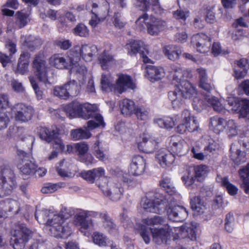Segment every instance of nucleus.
I'll list each match as a JSON object with an SVG mask.
<instances>
[{
  "instance_id": "e433bc0d",
  "label": "nucleus",
  "mask_w": 249,
  "mask_h": 249,
  "mask_svg": "<svg viewBox=\"0 0 249 249\" xmlns=\"http://www.w3.org/2000/svg\"><path fill=\"white\" fill-rule=\"evenodd\" d=\"M81 84L74 80H70L64 84L70 97H76L80 93Z\"/></svg>"
},
{
  "instance_id": "3c124183",
  "label": "nucleus",
  "mask_w": 249,
  "mask_h": 249,
  "mask_svg": "<svg viewBox=\"0 0 249 249\" xmlns=\"http://www.w3.org/2000/svg\"><path fill=\"white\" fill-rule=\"evenodd\" d=\"M93 242L99 246L105 247L107 245V238L103 233L95 231L92 234Z\"/></svg>"
},
{
  "instance_id": "6e6d98bb",
  "label": "nucleus",
  "mask_w": 249,
  "mask_h": 249,
  "mask_svg": "<svg viewBox=\"0 0 249 249\" xmlns=\"http://www.w3.org/2000/svg\"><path fill=\"white\" fill-rule=\"evenodd\" d=\"M51 210L43 209L42 210H36L35 213V217L39 223L47 222V219L50 218L51 215Z\"/></svg>"
},
{
  "instance_id": "aec40b11",
  "label": "nucleus",
  "mask_w": 249,
  "mask_h": 249,
  "mask_svg": "<svg viewBox=\"0 0 249 249\" xmlns=\"http://www.w3.org/2000/svg\"><path fill=\"white\" fill-rule=\"evenodd\" d=\"M138 147L140 151L150 153L158 148V142L150 135L144 134L142 137V141L138 143Z\"/></svg>"
},
{
  "instance_id": "603ef678",
  "label": "nucleus",
  "mask_w": 249,
  "mask_h": 249,
  "mask_svg": "<svg viewBox=\"0 0 249 249\" xmlns=\"http://www.w3.org/2000/svg\"><path fill=\"white\" fill-rule=\"evenodd\" d=\"M73 33L77 36L87 37L89 36V30L84 24L79 23L73 29Z\"/></svg>"
},
{
  "instance_id": "20e7f679",
  "label": "nucleus",
  "mask_w": 249,
  "mask_h": 249,
  "mask_svg": "<svg viewBox=\"0 0 249 249\" xmlns=\"http://www.w3.org/2000/svg\"><path fill=\"white\" fill-rule=\"evenodd\" d=\"M79 117L85 120L90 118L94 119L87 122L89 129L92 130L105 125L102 116L97 112V107L94 105L88 103L81 104Z\"/></svg>"
},
{
  "instance_id": "69168bd1",
  "label": "nucleus",
  "mask_w": 249,
  "mask_h": 249,
  "mask_svg": "<svg viewBox=\"0 0 249 249\" xmlns=\"http://www.w3.org/2000/svg\"><path fill=\"white\" fill-rule=\"evenodd\" d=\"M135 5L140 10L143 11H152V6L148 2V0H137Z\"/></svg>"
},
{
  "instance_id": "473e14b6",
  "label": "nucleus",
  "mask_w": 249,
  "mask_h": 249,
  "mask_svg": "<svg viewBox=\"0 0 249 249\" xmlns=\"http://www.w3.org/2000/svg\"><path fill=\"white\" fill-rule=\"evenodd\" d=\"M87 217L86 212H82L77 213L74 217L75 225L81 227L80 231L84 235L86 234V230L89 228V224L86 220Z\"/></svg>"
},
{
  "instance_id": "ea45409f",
  "label": "nucleus",
  "mask_w": 249,
  "mask_h": 249,
  "mask_svg": "<svg viewBox=\"0 0 249 249\" xmlns=\"http://www.w3.org/2000/svg\"><path fill=\"white\" fill-rule=\"evenodd\" d=\"M81 104L77 102H72L64 107V110L67 115L71 118L80 116Z\"/></svg>"
},
{
  "instance_id": "a18cd8bd",
  "label": "nucleus",
  "mask_w": 249,
  "mask_h": 249,
  "mask_svg": "<svg viewBox=\"0 0 249 249\" xmlns=\"http://www.w3.org/2000/svg\"><path fill=\"white\" fill-rule=\"evenodd\" d=\"M99 60L103 70H107L108 67L114 62L113 56L108 52L104 51L99 56Z\"/></svg>"
},
{
  "instance_id": "9d476101",
  "label": "nucleus",
  "mask_w": 249,
  "mask_h": 249,
  "mask_svg": "<svg viewBox=\"0 0 249 249\" xmlns=\"http://www.w3.org/2000/svg\"><path fill=\"white\" fill-rule=\"evenodd\" d=\"M14 117L16 121L26 122L30 120L34 114L33 107L22 103H18L14 106Z\"/></svg>"
},
{
  "instance_id": "37998d69",
  "label": "nucleus",
  "mask_w": 249,
  "mask_h": 249,
  "mask_svg": "<svg viewBox=\"0 0 249 249\" xmlns=\"http://www.w3.org/2000/svg\"><path fill=\"white\" fill-rule=\"evenodd\" d=\"M79 59V57H75L73 55V64L71 65L70 69H71V71H75L77 74H79L82 76V81L80 82L82 84H84L85 83V74L86 73L87 70L85 66L80 65L78 64V61Z\"/></svg>"
},
{
  "instance_id": "09e8293b",
  "label": "nucleus",
  "mask_w": 249,
  "mask_h": 249,
  "mask_svg": "<svg viewBox=\"0 0 249 249\" xmlns=\"http://www.w3.org/2000/svg\"><path fill=\"white\" fill-rule=\"evenodd\" d=\"M195 178L198 181H202L207 175L208 168L206 165H198L195 167Z\"/></svg>"
},
{
  "instance_id": "338daca9",
  "label": "nucleus",
  "mask_w": 249,
  "mask_h": 249,
  "mask_svg": "<svg viewBox=\"0 0 249 249\" xmlns=\"http://www.w3.org/2000/svg\"><path fill=\"white\" fill-rule=\"evenodd\" d=\"M9 122L10 118L7 113L0 111V130L6 128Z\"/></svg>"
},
{
  "instance_id": "bb28decb",
  "label": "nucleus",
  "mask_w": 249,
  "mask_h": 249,
  "mask_svg": "<svg viewBox=\"0 0 249 249\" xmlns=\"http://www.w3.org/2000/svg\"><path fill=\"white\" fill-rule=\"evenodd\" d=\"M135 87L130 76L124 74L119 76L116 85V90L119 93H122L127 88L134 89Z\"/></svg>"
},
{
  "instance_id": "5fc2aeb1",
  "label": "nucleus",
  "mask_w": 249,
  "mask_h": 249,
  "mask_svg": "<svg viewBox=\"0 0 249 249\" xmlns=\"http://www.w3.org/2000/svg\"><path fill=\"white\" fill-rule=\"evenodd\" d=\"M224 129H226L229 137L236 136L238 134L237 125L233 120L225 122Z\"/></svg>"
},
{
  "instance_id": "c03bdc74",
  "label": "nucleus",
  "mask_w": 249,
  "mask_h": 249,
  "mask_svg": "<svg viewBox=\"0 0 249 249\" xmlns=\"http://www.w3.org/2000/svg\"><path fill=\"white\" fill-rule=\"evenodd\" d=\"M87 127L84 128H80L75 129H72L71 132V135L72 138L74 140H79L80 139H87L90 137L91 134Z\"/></svg>"
},
{
  "instance_id": "052dcab7",
  "label": "nucleus",
  "mask_w": 249,
  "mask_h": 249,
  "mask_svg": "<svg viewBox=\"0 0 249 249\" xmlns=\"http://www.w3.org/2000/svg\"><path fill=\"white\" fill-rule=\"evenodd\" d=\"M190 15L189 11L187 9H182L180 8L173 12V17L177 20L185 21Z\"/></svg>"
},
{
  "instance_id": "58836bf2",
  "label": "nucleus",
  "mask_w": 249,
  "mask_h": 249,
  "mask_svg": "<svg viewBox=\"0 0 249 249\" xmlns=\"http://www.w3.org/2000/svg\"><path fill=\"white\" fill-rule=\"evenodd\" d=\"M160 186L162 187L168 194L165 196H163L165 198L171 197L172 198L169 199V201L170 200V201L175 199L173 196L176 194V192L169 178H165L161 180L160 182Z\"/></svg>"
},
{
  "instance_id": "b1692460",
  "label": "nucleus",
  "mask_w": 249,
  "mask_h": 249,
  "mask_svg": "<svg viewBox=\"0 0 249 249\" xmlns=\"http://www.w3.org/2000/svg\"><path fill=\"white\" fill-rule=\"evenodd\" d=\"M102 228L109 234L117 232L118 227L107 212H103L100 214Z\"/></svg>"
},
{
  "instance_id": "412c9836",
  "label": "nucleus",
  "mask_w": 249,
  "mask_h": 249,
  "mask_svg": "<svg viewBox=\"0 0 249 249\" xmlns=\"http://www.w3.org/2000/svg\"><path fill=\"white\" fill-rule=\"evenodd\" d=\"M73 57L63 56L59 54H55L50 58V63L57 69H68L73 64Z\"/></svg>"
},
{
  "instance_id": "dca6fc26",
  "label": "nucleus",
  "mask_w": 249,
  "mask_h": 249,
  "mask_svg": "<svg viewBox=\"0 0 249 249\" xmlns=\"http://www.w3.org/2000/svg\"><path fill=\"white\" fill-rule=\"evenodd\" d=\"M125 47L128 50V53L130 55L139 53L144 63H153V61L148 57L149 51L145 48H141L139 41L133 40H129Z\"/></svg>"
},
{
  "instance_id": "9b49d317",
  "label": "nucleus",
  "mask_w": 249,
  "mask_h": 249,
  "mask_svg": "<svg viewBox=\"0 0 249 249\" xmlns=\"http://www.w3.org/2000/svg\"><path fill=\"white\" fill-rule=\"evenodd\" d=\"M33 65V67L36 70V75L39 81L46 84L48 82V76L46 61L42 53L39 52L36 55Z\"/></svg>"
},
{
  "instance_id": "7ed1b4c3",
  "label": "nucleus",
  "mask_w": 249,
  "mask_h": 249,
  "mask_svg": "<svg viewBox=\"0 0 249 249\" xmlns=\"http://www.w3.org/2000/svg\"><path fill=\"white\" fill-rule=\"evenodd\" d=\"M10 244L14 249H23L33 232L25 224H15L11 230Z\"/></svg>"
},
{
  "instance_id": "f704fd0d",
  "label": "nucleus",
  "mask_w": 249,
  "mask_h": 249,
  "mask_svg": "<svg viewBox=\"0 0 249 249\" xmlns=\"http://www.w3.org/2000/svg\"><path fill=\"white\" fill-rule=\"evenodd\" d=\"M21 39H24L23 45L31 51L39 48L42 44L41 39L36 38L32 36H29L27 37L22 36Z\"/></svg>"
},
{
  "instance_id": "a878e982",
  "label": "nucleus",
  "mask_w": 249,
  "mask_h": 249,
  "mask_svg": "<svg viewBox=\"0 0 249 249\" xmlns=\"http://www.w3.org/2000/svg\"><path fill=\"white\" fill-rule=\"evenodd\" d=\"M172 230H165L163 229H154L151 230L153 241L158 244L166 243L170 237V232Z\"/></svg>"
},
{
  "instance_id": "5701e85b",
  "label": "nucleus",
  "mask_w": 249,
  "mask_h": 249,
  "mask_svg": "<svg viewBox=\"0 0 249 249\" xmlns=\"http://www.w3.org/2000/svg\"><path fill=\"white\" fill-rule=\"evenodd\" d=\"M170 145L172 151L179 156H183L188 152L186 142L183 140L178 139L177 137H171Z\"/></svg>"
},
{
  "instance_id": "4468645a",
  "label": "nucleus",
  "mask_w": 249,
  "mask_h": 249,
  "mask_svg": "<svg viewBox=\"0 0 249 249\" xmlns=\"http://www.w3.org/2000/svg\"><path fill=\"white\" fill-rule=\"evenodd\" d=\"M191 42L196 46L197 52L203 53L210 51L212 45L210 37L202 33L194 35L192 37Z\"/></svg>"
},
{
  "instance_id": "f03ea898",
  "label": "nucleus",
  "mask_w": 249,
  "mask_h": 249,
  "mask_svg": "<svg viewBox=\"0 0 249 249\" xmlns=\"http://www.w3.org/2000/svg\"><path fill=\"white\" fill-rule=\"evenodd\" d=\"M170 198H165L160 192H149L142 198V206L147 212L160 213L167 209Z\"/></svg>"
},
{
  "instance_id": "39448f33",
  "label": "nucleus",
  "mask_w": 249,
  "mask_h": 249,
  "mask_svg": "<svg viewBox=\"0 0 249 249\" xmlns=\"http://www.w3.org/2000/svg\"><path fill=\"white\" fill-rule=\"evenodd\" d=\"M47 224L51 226L50 231L54 237L66 238L71 234L70 228L68 223L59 214L53 211L51 212L50 218L47 219Z\"/></svg>"
},
{
  "instance_id": "0e129e2a",
  "label": "nucleus",
  "mask_w": 249,
  "mask_h": 249,
  "mask_svg": "<svg viewBox=\"0 0 249 249\" xmlns=\"http://www.w3.org/2000/svg\"><path fill=\"white\" fill-rule=\"evenodd\" d=\"M101 84L102 90L105 91H108L111 89L112 84L110 80V76L106 74H102L101 80Z\"/></svg>"
},
{
  "instance_id": "f257e3e1",
  "label": "nucleus",
  "mask_w": 249,
  "mask_h": 249,
  "mask_svg": "<svg viewBox=\"0 0 249 249\" xmlns=\"http://www.w3.org/2000/svg\"><path fill=\"white\" fill-rule=\"evenodd\" d=\"M182 71L177 66H173L169 71V77L173 84H175V89L168 93V97L171 100L173 107L179 108L183 103V98H191L195 97L196 93L195 89L188 81H182Z\"/></svg>"
},
{
  "instance_id": "bf43d9fd",
  "label": "nucleus",
  "mask_w": 249,
  "mask_h": 249,
  "mask_svg": "<svg viewBox=\"0 0 249 249\" xmlns=\"http://www.w3.org/2000/svg\"><path fill=\"white\" fill-rule=\"evenodd\" d=\"M164 219L160 216H155L151 218H147L142 220V222L149 226H153L157 225H161L163 224Z\"/></svg>"
},
{
  "instance_id": "a19ab883",
  "label": "nucleus",
  "mask_w": 249,
  "mask_h": 249,
  "mask_svg": "<svg viewBox=\"0 0 249 249\" xmlns=\"http://www.w3.org/2000/svg\"><path fill=\"white\" fill-rule=\"evenodd\" d=\"M164 54L167 58L172 61H175L179 58L181 53V50L174 45H167L165 47Z\"/></svg>"
},
{
  "instance_id": "cd10ccee",
  "label": "nucleus",
  "mask_w": 249,
  "mask_h": 249,
  "mask_svg": "<svg viewBox=\"0 0 249 249\" xmlns=\"http://www.w3.org/2000/svg\"><path fill=\"white\" fill-rule=\"evenodd\" d=\"M105 174L103 168L99 167L87 171L82 172L81 177L88 182L92 183L95 179L100 178Z\"/></svg>"
},
{
  "instance_id": "6ab92c4d",
  "label": "nucleus",
  "mask_w": 249,
  "mask_h": 249,
  "mask_svg": "<svg viewBox=\"0 0 249 249\" xmlns=\"http://www.w3.org/2000/svg\"><path fill=\"white\" fill-rule=\"evenodd\" d=\"M146 160L140 155L134 156L129 167V172L134 176L142 175L146 168Z\"/></svg>"
},
{
  "instance_id": "8fccbe9b",
  "label": "nucleus",
  "mask_w": 249,
  "mask_h": 249,
  "mask_svg": "<svg viewBox=\"0 0 249 249\" xmlns=\"http://www.w3.org/2000/svg\"><path fill=\"white\" fill-rule=\"evenodd\" d=\"M134 113L138 119L146 121L149 118V109L143 106H137Z\"/></svg>"
},
{
  "instance_id": "4be33fe9",
  "label": "nucleus",
  "mask_w": 249,
  "mask_h": 249,
  "mask_svg": "<svg viewBox=\"0 0 249 249\" xmlns=\"http://www.w3.org/2000/svg\"><path fill=\"white\" fill-rule=\"evenodd\" d=\"M158 163L163 167H170L175 161L174 155L166 149L160 150L156 155Z\"/></svg>"
},
{
  "instance_id": "72a5a7b5",
  "label": "nucleus",
  "mask_w": 249,
  "mask_h": 249,
  "mask_svg": "<svg viewBox=\"0 0 249 249\" xmlns=\"http://www.w3.org/2000/svg\"><path fill=\"white\" fill-rule=\"evenodd\" d=\"M190 204L193 211L198 214L204 213L206 210L204 202L200 196H195L191 198Z\"/></svg>"
},
{
  "instance_id": "2eb2a0df",
  "label": "nucleus",
  "mask_w": 249,
  "mask_h": 249,
  "mask_svg": "<svg viewBox=\"0 0 249 249\" xmlns=\"http://www.w3.org/2000/svg\"><path fill=\"white\" fill-rule=\"evenodd\" d=\"M97 184L104 195L109 197L113 201L119 200L122 196L123 192L122 188L114 186L111 189H108L107 179L106 178H104L97 182Z\"/></svg>"
},
{
  "instance_id": "a211bd4d",
  "label": "nucleus",
  "mask_w": 249,
  "mask_h": 249,
  "mask_svg": "<svg viewBox=\"0 0 249 249\" xmlns=\"http://www.w3.org/2000/svg\"><path fill=\"white\" fill-rule=\"evenodd\" d=\"M178 238L186 241H195L196 238V227L191 225L174 228Z\"/></svg>"
},
{
  "instance_id": "864d4df0",
  "label": "nucleus",
  "mask_w": 249,
  "mask_h": 249,
  "mask_svg": "<svg viewBox=\"0 0 249 249\" xmlns=\"http://www.w3.org/2000/svg\"><path fill=\"white\" fill-rule=\"evenodd\" d=\"M65 186V183L63 182H59L55 184L49 183L42 187L41 191L43 194L53 193L58 189L64 187Z\"/></svg>"
},
{
  "instance_id": "c85d7f7f",
  "label": "nucleus",
  "mask_w": 249,
  "mask_h": 249,
  "mask_svg": "<svg viewBox=\"0 0 249 249\" xmlns=\"http://www.w3.org/2000/svg\"><path fill=\"white\" fill-rule=\"evenodd\" d=\"M30 58V54L29 53L23 52L21 53L18 60L17 68L15 71L16 73L24 74L28 71Z\"/></svg>"
},
{
  "instance_id": "f3484780",
  "label": "nucleus",
  "mask_w": 249,
  "mask_h": 249,
  "mask_svg": "<svg viewBox=\"0 0 249 249\" xmlns=\"http://www.w3.org/2000/svg\"><path fill=\"white\" fill-rule=\"evenodd\" d=\"M175 199L172 201L169 200V205L167 207L168 208L167 213L169 218L176 222H182L185 219L188 215L186 210L179 205L172 206V203L174 202Z\"/></svg>"
},
{
  "instance_id": "e2e57ef3",
  "label": "nucleus",
  "mask_w": 249,
  "mask_h": 249,
  "mask_svg": "<svg viewBox=\"0 0 249 249\" xmlns=\"http://www.w3.org/2000/svg\"><path fill=\"white\" fill-rule=\"evenodd\" d=\"M239 117H248L249 118V100L244 99L242 101L241 108L238 110Z\"/></svg>"
},
{
  "instance_id": "ddd939ff",
  "label": "nucleus",
  "mask_w": 249,
  "mask_h": 249,
  "mask_svg": "<svg viewBox=\"0 0 249 249\" xmlns=\"http://www.w3.org/2000/svg\"><path fill=\"white\" fill-rule=\"evenodd\" d=\"M73 52L75 53L74 57H79L80 56L86 61L90 62L97 53V48L94 45H76L73 48Z\"/></svg>"
},
{
  "instance_id": "393cba45",
  "label": "nucleus",
  "mask_w": 249,
  "mask_h": 249,
  "mask_svg": "<svg viewBox=\"0 0 249 249\" xmlns=\"http://www.w3.org/2000/svg\"><path fill=\"white\" fill-rule=\"evenodd\" d=\"M147 78L151 82L159 80L164 76V71L162 68L148 65L145 68Z\"/></svg>"
},
{
  "instance_id": "423d86ee",
  "label": "nucleus",
  "mask_w": 249,
  "mask_h": 249,
  "mask_svg": "<svg viewBox=\"0 0 249 249\" xmlns=\"http://www.w3.org/2000/svg\"><path fill=\"white\" fill-rule=\"evenodd\" d=\"M136 23L140 26L141 29L144 28V24L147 33L151 36H157L167 28V24L165 21L152 16L148 17L145 13L138 18Z\"/></svg>"
},
{
  "instance_id": "4d7b16f0",
  "label": "nucleus",
  "mask_w": 249,
  "mask_h": 249,
  "mask_svg": "<svg viewBox=\"0 0 249 249\" xmlns=\"http://www.w3.org/2000/svg\"><path fill=\"white\" fill-rule=\"evenodd\" d=\"M53 94L60 99H67L70 98L65 85L56 86L53 89Z\"/></svg>"
},
{
  "instance_id": "4c0bfd02",
  "label": "nucleus",
  "mask_w": 249,
  "mask_h": 249,
  "mask_svg": "<svg viewBox=\"0 0 249 249\" xmlns=\"http://www.w3.org/2000/svg\"><path fill=\"white\" fill-rule=\"evenodd\" d=\"M225 121L223 118L213 116L210 118V128L216 133L222 131L225 128Z\"/></svg>"
},
{
  "instance_id": "1a4fd4ad",
  "label": "nucleus",
  "mask_w": 249,
  "mask_h": 249,
  "mask_svg": "<svg viewBox=\"0 0 249 249\" xmlns=\"http://www.w3.org/2000/svg\"><path fill=\"white\" fill-rule=\"evenodd\" d=\"M39 134L40 138L46 142H50L53 141L54 148L62 151L65 149V145L62 140L58 137V134L54 130L41 127Z\"/></svg>"
},
{
  "instance_id": "de8ad7c7",
  "label": "nucleus",
  "mask_w": 249,
  "mask_h": 249,
  "mask_svg": "<svg viewBox=\"0 0 249 249\" xmlns=\"http://www.w3.org/2000/svg\"><path fill=\"white\" fill-rule=\"evenodd\" d=\"M217 180L220 181L222 186L226 189L230 195L234 196L237 194L238 188L229 182L227 177L218 178Z\"/></svg>"
},
{
  "instance_id": "774afa93",
  "label": "nucleus",
  "mask_w": 249,
  "mask_h": 249,
  "mask_svg": "<svg viewBox=\"0 0 249 249\" xmlns=\"http://www.w3.org/2000/svg\"><path fill=\"white\" fill-rule=\"evenodd\" d=\"M186 124L187 131L190 132H193L198 130L199 128V124L196 117H193L191 121L185 123Z\"/></svg>"
},
{
  "instance_id": "f8f14e48",
  "label": "nucleus",
  "mask_w": 249,
  "mask_h": 249,
  "mask_svg": "<svg viewBox=\"0 0 249 249\" xmlns=\"http://www.w3.org/2000/svg\"><path fill=\"white\" fill-rule=\"evenodd\" d=\"M18 155L21 160V164L19 165V168L21 172L26 175H29L35 173L37 165L31 160L30 155L22 150L17 151Z\"/></svg>"
},
{
  "instance_id": "2f4dec72",
  "label": "nucleus",
  "mask_w": 249,
  "mask_h": 249,
  "mask_svg": "<svg viewBox=\"0 0 249 249\" xmlns=\"http://www.w3.org/2000/svg\"><path fill=\"white\" fill-rule=\"evenodd\" d=\"M134 102L128 99L122 100L120 103V108L121 113L125 116L133 114L136 108Z\"/></svg>"
},
{
  "instance_id": "680f3d73",
  "label": "nucleus",
  "mask_w": 249,
  "mask_h": 249,
  "mask_svg": "<svg viewBox=\"0 0 249 249\" xmlns=\"http://www.w3.org/2000/svg\"><path fill=\"white\" fill-rule=\"evenodd\" d=\"M74 150L80 156L84 155L89 150V146L85 142H80L74 144Z\"/></svg>"
},
{
  "instance_id": "c9c22d12",
  "label": "nucleus",
  "mask_w": 249,
  "mask_h": 249,
  "mask_svg": "<svg viewBox=\"0 0 249 249\" xmlns=\"http://www.w3.org/2000/svg\"><path fill=\"white\" fill-rule=\"evenodd\" d=\"M29 21V15L23 10L18 11L15 15V26L18 29L24 27Z\"/></svg>"
},
{
  "instance_id": "0eeeda50",
  "label": "nucleus",
  "mask_w": 249,
  "mask_h": 249,
  "mask_svg": "<svg viewBox=\"0 0 249 249\" xmlns=\"http://www.w3.org/2000/svg\"><path fill=\"white\" fill-rule=\"evenodd\" d=\"M16 187L14 173L8 166L0 167V197L10 195Z\"/></svg>"
},
{
  "instance_id": "79ce46f5",
  "label": "nucleus",
  "mask_w": 249,
  "mask_h": 249,
  "mask_svg": "<svg viewBox=\"0 0 249 249\" xmlns=\"http://www.w3.org/2000/svg\"><path fill=\"white\" fill-rule=\"evenodd\" d=\"M235 145H232L230 149L231 159L236 164H240L246 160L245 155L244 152L235 148Z\"/></svg>"
},
{
  "instance_id": "6e6552de",
  "label": "nucleus",
  "mask_w": 249,
  "mask_h": 249,
  "mask_svg": "<svg viewBox=\"0 0 249 249\" xmlns=\"http://www.w3.org/2000/svg\"><path fill=\"white\" fill-rule=\"evenodd\" d=\"M199 87L204 90L202 93L204 99L213 107V109L218 112H223L224 107L217 98L211 94L213 86L211 83L209 82L208 79L199 82Z\"/></svg>"
},
{
  "instance_id": "c756f323",
  "label": "nucleus",
  "mask_w": 249,
  "mask_h": 249,
  "mask_svg": "<svg viewBox=\"0 0 249 249\" xmlns=\"http://www.w3.org/2000/svg\"><path fill=\"white\" fill-rule=\"evenodd\" d=\"M23 129L22 127H19L17 126H10L6 132V136L9 138H14L17 136L20 137V139L22 141H29L32 143L33 142L34 138L30 135H25V137L22 136L19 133L23 131Z\"/></svg>"
},
{
  "instance_id": "49530a36",
  "label": "nucleus",
  "mask_w": 249,
  "mask_h": 249,
  "mask_svg": "<svg viewBox=\"0 0 249 249\" xmlns=\"http://www.w3.org/2000/svg\"><path fill=\"white\" fill-rule=\"evenodd\" d=\"M241 178L243 181L244 190L245 192L249 194V163L239 171Z\"/></svg>"
},
{
  "instance_id": "13d9d810",
  "label": "nucleus",
  "mask_w": 249,
  "mask_h": 249,
  "mask_svg": "<svg viewBox=\"0 0 249 249\" xmlns=\"http://www.w3.org/2000/svg\"><path fill=\"white\" fill-rule=\"evenodd\" d=\"M156 122L160 127L167 129L172 128L175 125L174 121L171 117L157 119Z\"/></svg>"
},
{
  "instance_id": "7c9ffc66",
  "label": "nucleus",
  "mask_w": 249,
  "mask_h": 249,
  "mask_svg": "<svg viewBox=\"0 0 249 249\" xmlns=\"http://www.w3.org/2000/svg\"><path fill=\"white\" fill-rule=\"evenodd\" d=\"M249 68V64L246 59L242 58L237 61V67L234 70V77L236 79L244 77Z\"/></svg>"
}]
</instances>
